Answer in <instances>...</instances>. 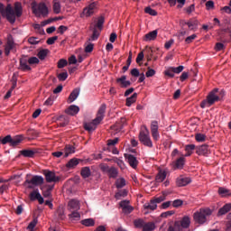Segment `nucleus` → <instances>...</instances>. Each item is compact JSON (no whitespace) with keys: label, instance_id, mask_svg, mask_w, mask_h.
I'll list each match as a JSON object with an SVG mask.
<instances>
[{"label":"nucleus","instance_id":"nucleus-21","mask_svg":"<svg viewBox=\"0 0 231 231\" xmlns=\"http://www.w3.org/2000/svg\"><path fill=\"white\" fill-rule=\"evenodd\" d=\"M143 208L146 210L145 214H149V210H156V208H158V205H156V202L151 200L150 203H145L143 205Z\"/></svg>","mask_w":231,"mask_h":231},{"label":"nucleus","instance_id":"nucleus-6","mask_svg":"<svg viewBox=\"0 0 231 231\" xmlns=\"http://www.w3.org/2000/svg\"><path fill=\"white\" fill-rule=\"evenodd\" d=\"M139 140L143 145H145V147H152V141L151 140V135L147 126L143 125L141 127Z\"/></svg>","mask_w":231,"mask_h":231},{"label":"nucleus","instance_id":"nucleus-61","mask_svg":"<svg viewBox=\"0 0 231 231\" xmlns=\"http://www.w3.org/2000/svg\"><path fill=\"white\" fill-rule=\"evenodd\" d=\"M206 8H207V10H213V8H214V1L208 0L206 3Z\"/></svg>","mask_w":231,"mask_h":231},{"label":"nucleus","instance_id":"nucleus-51","mask_svg":"<svg viewBox=\"0 0 231 231\" xmlns=\"http://www.w3.org/2000/svg\"><path fill=\"white\" fill-rule=\"evenodd\" d=\"M144 12H145V14H149V15H153V16L158 15V12H156V10H154L151 7H146L144 9Z\"/></svg>","mask_w":231,"mask_h":231},{"label":"nucleus","instance_id":"nucleus-11","mask_svg":"<svg viewBox=\"0 0 231 231\" xmlns=\"http://www.w3.org/2000/svg\"><path fill=\"white\" fill-rule=\"evenodd\" d=\"M43 174L45 176V180H46L47 183H55V182L59 181V177H57V175H55L54 171L45 170L43 171Z\"/></svg>","mask_w":231,"mask_h":231},{"label":"nucleus","instance_id":"nucleus-62","mask_svg":"<svg viewBox=\"0 0 231 231\" xmlns=\"http://www.w3.org/2000/svg\"><path fill=\"white\" fill-rule=\"evenodd\" d=\"M172 44H174V39H171L170 41L166 42L164 44V48L166 50H170L171 46H172Z\"/></svg>","mask_w":231,"mask_h":231},{"label":"nucleus","instance_id":"nucleus-16","mask_svg":"<svg viewBox=\"0 0 231 231\" xmlns=\"http://www.w3.org/2000/svg\"><path fill=\"white\" fill-rule=\"evenodd\" d=\"M79 111L80 107L77 105H71L65 110V113L66 115H69V116H75V115H79Z\"/></svg>","mask_w":231,"mask_h":231},{"label":"nucleus","instance_id":"nucleus-57","mask_svg":"<svg viewBox=\"0 0 231 231\" xmlns=\"http://www.w3.org/2000/svg\"><path fill=\"white\" fill-rule=\"evenodd\" d=\"M181 205H183V200L181 199H175L172 202V207H174V208H178V207H181Z\"/></svg>","mask_w":231,"mask_h":231},{"label":"nucleus","instance_id":"nucleus-55","mask_svg":"<svg viewBox=\"0 0 231 231\" xmlns=\"http://www.w3.org/2000/svg\"><path fill=\"white\" fill-rule=\"evenodd\" d=\"M118 141H119L118 137H116L115 139H109L107 141V145L109 147L115 146V145H116V143H118Z\"/></svg>","mask_w":231,"mask_h":231},{"label":"nucleus","instance_id":"nucleus-13","mask_svg":"<svg viewBox=\"0 0 231 231\" xmlns=\"http://www.w3.org/2000/svg\"><path fill=\"white\" fill-rule=\"evenodd\" d=\"M151 133L153 140L158 142V140H160V133H158V121H152Z\"/></svg>","mask_w":231,"mask_h":231},{"label":"nucleus","instance_id":"nucleus-32","mask_svg":"<svg viewBox=\"0 0 231 231\" xmlns=\"http://www.w3.org/2000/svg\"><path fill=\"white\" fill-rule=\"evenodd\" d=\"M80 174L82 178L86 180L87 178H89V176H91V169H89V167H83L81 169Z\"/></svg>","mask_w":231,"mask_h":231},{"label":"nucleus","instance_id":"nucleus-42","mask_svg":"<svg viewBox=\"0 0 231 231\" xmlns=\"http://www.w3.org/2000/svg\"><path fill=\"white\" fill-rule=\"evenodd\" d=\"M53 12L54 14H60V1L59 0L53 1Z\"/></svg>","mask_w":231,"mask_h":231},{"label":"nucleus","instance_id":"nucleus-1","mask_svg":"<svg viewBox=\"0 0 231 231\" xmlns=\"http://www.w3.org/2000/svg\"><path fill=\"white\" fill-rule=\"evenodd\" d=\"M0 14L3 17H6L7 21L14 24L15 23V17H21L23 15V5L21 3L16 2L14 4V11L12 5H7L5 9V5L0 4Z\"/></svg>","mask_w":231,"mask_h":231},{"label":"nucleus","instance_id":"nucleus-40","mask_svg":"<svg viewBox=\"0 0 231 231\" xmlns=\"http://www.w3.org/2000/svg\"><path fill=\"white\" fill-rule=\"evenodd\" d=\"M49 51L48 49L40 51L37 54L38 59H40V60H44L48 56Z\"/></svg>","mask_w":231,"mask_h":231},{"label":"nucleus","instance_id":"nucleus-39","mask_svg":"<svg viewBox=\"0 0 231 231\" xmlns=\"http://www.w3.org/2000/svg\"><path fill=\"white\" fill-rule=\"evenodd\" d=\"M183 165H185V157H180L175 162V169H183Z\"/></svg>","mask_w":231,"mask_h":231},{"label":"nucleus","instance_id":"nucleus-59","mask_svg":"<svg viewBox=\"0 0 231 231\" xmlns=\"http://www.w3.org/2000/svg\"><path fill=\"white\" fill-rule=\"evenodd\" d=\"M57 215L60 217V219H64V208H59L57 210Z\"/></svg>","mask_w":231,"mask_h":231},{"label":"nucleus","instance_id":"nucleus-29","mask_svg":"<svg viewBox=\"0 0 231 231\" xmlns=\"http://www.w3.org/2000/svg\"><path fill=\"white\" fill-rule=\"evenodd\" d=\"M230 210H231V204H226L218 210V216H225V214H228Z\"/></svg>","mask_w":231,"mask_h":231},{"label":"nucleus","instance_id":"nucleus-3","mask_svg":"<svg viewBox=\"0 0 231 231\" xmlns=\"http://www.w3.org/2000/svg\"><path fill=\"white\" fill-rule=\"evenodd\" d=\"M106 104L101 105L97 111V117L91 123H86L84 125L86 131H88V133H93V131L97 129V125H98V124H100V122L104 120V116L106 115Z\"/></svg>","mask_w":231,"mask_h":231},{"label":"nucleus","instance_id":"nucleus-27","mask_svg":"<svg viewBox=\"0 0 231 231\" xmlns=\"http://www.w3.org/2000/svg\"><path fill=\"white\" fill-rule=\"evenodd\" d=\"M75 153V146L72 145H66L64 148V158H68V156H69V154H73Z\"/></svg>","mask_w":231,"mask_h":231},{"label":"nucleus","instance_id":"nucleus-47","mask_svg":"<svg viewBox=\"0 0 231 231\" xmlns=\"http://www.w3.org/2000/svg\"><path fill=\"white\" fill-rule=\"evenodd\" d=\"M38 222H39V220L37 219V217L33 218V220L31 221L29 226H27V230L33 231V228H35V226H37Z\"/></svg>","mask_w":231,"mask_h":231},{"label":"nucleus","instance_id":"nucleus-44","mask_svg":"<svg viewBox=\"0 0 231 231\" xmlns=\"http://www.w3.org/2000/svg\"><path fill=\"white\" fill-rule=\"evenodd\" d=\"M134 225L135 228H143L145 225V221H143V219L142 218H138L134 221Z\"/></svg>","mask_w":231,"mask_h":231},{"label":"nucleus","instance_id":"nucleus-35","mask_svg":"<svg viewBox=\"0 0 231 231\" xmlns=\"http://www.w3.org/2000/svg\"><path fill=\"white\" fill-rule=\"evenodd\" d=\"M69 217L71 221H80V213L79 211H71Z\"/></svg>","mask_w":231,"mask_h":231},{"label":"nucleus","instance_id":"nucleus-5","mask_svg":"<svg viewBox=\"0 0 231 231\" xmlns=\"http://www.w3.org/2000/svg\"><path fill=\"white\" fill-rule=\"evenodd\" d=\"M106 19L104 16L97 17V22L91 23L90 30L93 31L92 36L88 39V41H97L100 35V32H102V28H104V23Z\"/></svg>","mask_w":231,"mask_h":231},{"label":"nucleus","instance_id":"nucleus-36","mask_svg":"<svg viewBox=\"0 0 231 231\" xmlns=\"http://www.w3.org/2000/svg\"><path fill=\"white\" fill-rule=\"evenodd\" d=\"M107 174L109 178H117L118 177V170L115 167H111L108 169Z\"/></svg>","mask_w":231,"mask_h":231},{"label":"nucleus","instance_id":"nucleus-38","mask_svg":"<svg viewBox=\"0 0 231 231\" xmlns=\"http://www.w3.org/2000/svg\"><path fill=\"white\" fill-rule=\"evenodd\" d=\"M154 228H156V226L154 225V223H152V222L145 223L144 222L143 231H152V230H154Z\"/></svg>","mask_w":231,"mask_h":231},{"label":"nucleus","instance_id":"nucleus-58","mask_svg":"<svg viewBox=\"0 0 231 231\" xmlns=\"http://www.w3.org/2000/svg\"><path fill=\"white\" fill-rule=\"evenodd\" d=\"M154 75H156V70L151 69V68H148V70L146 71V74L145 76L147 78H150V77H154Z\"/></svg>","mask_w":231,"mask_h":231},{"label":"nucleus","instance_id":"nucleus-18","mask_svg":"<svg viewBox=\"0 0 231 231\" xmlns=\"http://www.w3.org/2000/svg\"><path fill=\"white\" fill-rule=\"evenodd\" d=\"M197 154H199V156H208V154H210L208 145L203 144L201 146L197 147Z\"/></svg>","mask_w":231,"mask_h":231},{"label":"nucleus","instance_id":"nucleus-12","mask_svg":"<svg viewBox=\"0 0 231 231\" xmlns=\"http://www.w3.org/2000/svg\"><path fill=\"white\" fill-rule=\"evenodd\" d=\"M15 48V42H14V38L12 35H8L7 42L5 47V53L6 56L10 55V51Z\"/></svg>","mask_w":231,"mask_h":231},{"label":"nucleus","instance_id":"nucleus-20","mask_svg":"<svg viewBox=\"0 0 231 231\" xmlns=\"http://www.w3.org/2000/svg\"><path fill=\"white\" fill-rule=\"evenodd\" d=\"M125 158L130 167H132L133 169H136V167H138V160H136V157H134V155L128 154L125 155Z\"/></svg>","mask_w":231,"mask_h":231},{"label":"nucleus","instance_id":"nucleus-60","mask_svg":"<svg viewBox=\"0 0 231 231\" xmlns=\"http://www.w3.org/2000/svg\"><path fill=\"white\" fill-rule=\"evenodd\" d=\"M224 49H225V44H223L221 42L216 43V46H215L216 51H221Z\"/></svg>","mask_w":231,"mask_h":231},{"label":"nucleus","instance_id":"nucleus-56","mask_svg":"<svg viewBox=\"0 0 231 231\" xmlns=\"http://www.w3.org/2000/svg\"><path fill=\"white\" fill-rule=\"evenodd\" d=\"M197 37H198V35H196V34H192V35H190V36H188V37L185 39L186 44H190V42H192Z\"/></svg>","mask_w":231,"mask_h":231},{"label":"nucleus","instance_id":"nucleus-24","mask_svg":"<svg viewBox=\"0 0 231 231\" xmlns=\"http://www.w3.org/2000/svg\"><path fill=\"white\" fill-rule=\"evenodd\" d=\"M116 82L121 85V88H129V86H131V81L127 80L126 76H122L117 79Z\"/></svg>","mask_w":231,"mask_h":231},{"label":"nucleus","instance_id":"nucleus-23","mask_svg":"<svg viewBox=\"0 0 231 231\" xmlns=\"http://www.w3.org/2000/svg\"><path fill=\"white\" fill-rule=\"evenodd\" d=\"M79 95H80V88H75L69 95L68 98L69 104L75 102L76 98H79Z\"/></svg>","mask_w":231,"mask_h":231},{"label":"nucleus","instance_id":"nucleus-50","mask_svg":"<svg viewBox=\"0 0 231 231\" xmlns=\"http://www.w3.org/2000/svg\"><path fill=\"white\" fill-rule=\"evenodd\" d=\"M66 66H68V60H66L65 59H61L58 61V68L60 69H62V68H66Z\"/></svg>","mask_w":231,"mask_h":231},{"label":"nucleus","instance_id":"nucleus-9","mask_svg":"<svg viewBox=\"0 0 231 231\" xmlns=\"http://www.w3.org/2000/svg\"><path fill=\"white\" fill-rule=\"evenodd\" d=\"M32 12L37 16L43 15V17H46L48 15V6L44 3H40L37 7H32Z\"/></svg>","mask_w":231,"mask_h":231},{"label":"nucleus","instance_id":"nucleus-37","mask_svg":"<svg viewBox=\"0 0 231 231\" xmlns=\"http://www.w3.org/2000/svg\"><path fill=\"white\" fill-rule=\"evenodd\" d=\"M77 165H79V159L73 158L68 162L66 167H68V169H73L77 167Z\"/></svg>","mask_w":231,"mask_h":231},{"label":"nucleus","instance_id":"nucleus-52","mask_svg":"<svg viewBox=\"0 0 231 231\" xmlns=\"http://www.w3.org/2000/svg\"><path fill=\"white\" fill-rule=\"evenodd\" d=\"M57 78L60 82H64L68 79V72H61L58 74Z\"/></svg>","mask_w":231,"mask_h":231},{"label":"nucleus","instance_id":"nucleus-10","mask_svg":"<svg viewBox=\"0 0 231 231\" xmlns=\"http://www.w3.org/2000/svg\"><path fill=\"white\" fill-rule=\"evenodd\" d=\"M42 183H44V178L39 176V175H35L32 178V180H26L24 181V185H34L35 187L39 186V185H42Z\"/></svg>","mask_w":231,"mask_h":231},{"label":"nucleus","instance_id":"nucleus-4","mask_svg":"<svg viewBox=\"0 0 231 231\" xmlns=\"http://www.w3.org/2000/svg\"><path fill=\"white\" fill-rule=\"evenodd\" d=\"M210 216H212V209L203 208L193 214V219L195 223H198L199 225H205V223H207V217Z\"/></svg>","mask_w":231,"mask_h":231},{"label":"nucleus","instance_id":"nucleus-17","mask_svg":"<svg viewBox=\"0 0 231 231\" xmlns=\"http://www.w3.org/2000/svg\"><path fill=\"white\" fill-rule=\"evenodd\" d=\"M191 181L190 178L180 176L177 178L176 184L177 187H186V185H189Z\"/></svg>","mask_w":231,"mask_h":231},{"label":"nucleus","instance_id":"nucleus-46","mask_svg":"<svg viewBox=\"0 0 231 231\" xmlns=\"http://www.w3.org/2000/svg\"><path fill=\"white\" fill-rule=\"evenodd\" d=\"M194 149H196V145L194 144H188L185 147V151H186V154L185 156H190L192 154V151H194Z\"/></svg>","mask_w":231,"mask_h":231},{"label":"nucleus","instance_id":"nucleus-22","mask_svg":"<svg viewBox=\"0 0 231 231\" xmlns=\"http://www.w3.org/2000/svg\"><path fill=\"white\" fill-rule=\"evenodd\" d=\"M165 178H167V171H165V170H160L155 177V181L157 183H162L164 181Z\"/></svg>","mask_w":231,"mask_h":231},{"label":"nucleus","instance_id":"nucleus-19","mask_svg":"<svg viewBox=\"0 0 231 231\" xmlns=\"http://www.w3.org/2000/svg\"><path fill=\"white\" fill-rule=\"evenodd\" d=\"M30 199L32 201H35V199H37L40 205H42V203H44V199L37 190H34L30 194Z\"/></svg>","mask_w":231,"mask_h":231},{"label":"nucleus","instance_id":"nucleus-8","mask_svg":"<svg viewBox=\"0 0 231 231\" xmlns=\"http://www.w3.org/2000/svg\"><path fill=\"white\" fill-rule=\"evenodd\" d=\"M95 10H97V4L93 2L83 9V12L80 14L81 19H84V17H91V15L95 14Z\"/></svg>","mask_w":231,"mask_h":231},{"label":"nucleus","instance_id":"nucleus-28","mask_svg":"<svg viewBox=\"0 0 231 231\" xmlns=\"http://www.w3.org/2000/svg\"><path fill=\"white\" fill-rule=\"evenodd\" d=\"M21 142H23L22 135H16L14 137H11V147H17V145H19Z\"/></svg>","mask_w":231,"mask_h":231},{"label":"nucleus","instance_id":"nucleus-53","mask_svg":"<svg viewBox=\"0 0 231 231\" xmlns=\"http://www.w3.org/2000/svg\"><path fill=\"white\" fill-rule=\"evenodd\" d=\"M171 69L172 73L180 74V73H181V71H183L184 67L180 65L179 67H171Z\"/></svg>","mask_w":231,"mask_h":231},{"label":"nucleus","instance_id":"nucleus-14","mask_svg":"<svg viewBox=\"0 0 231 231\" xmlns=\"http://www.w3.org/2000/svg\"><path fill=\"white\" fill-rule=\"evenodd\" d=\"M129 200H123L119 204L121 208H123V212H125V214H131V212L134 210V208L131 205H129Z\"/></svg>","mask_w":231,"mask_h":231},{"label":"nucleus","instance_id":"nucleus-15","mask_svg":"<svg viewBox=\"0 0 231 231\" xmlns=\"http://www.w3.org/2000/svg\"><path fill=\"white\" fill-rule=\"evenodd\" d=\"M70 212L80 210V202L77 199H71L68 204Z\"/></svg>","mask_w":231,"mask_h":231},{"label":"nucleus","instance_id":"nucleus-48","mask_svg":"<svg viewBox=\"0 0 231 231\" xmlns=\"http://www.w3.org/2000/svg\"><path fill=\"white\" fill-rule=\"evenodd\" d=\"M1 143H3V145H6V143H9L11 145V143H12V135H6L3 139H1Z\"/></svg>","mask_w":231,"mask_h":231},{"label":"nucleus","instance_id":"nucleus-31","mask_svg":"<svg viewBox=\"0 0 231 231\" xmlns=\"http://www.w3.org/2000/svg\"><path fill=\"white\" fill-rule=\"evenodd\" d=\"M136 98H138V94L134 93L130 97L126 98V106L127 107H131L134 102H136Z\"/></svg>","mask_w":231,"mask_h":231},{"label":"nucleus","instance_id":"nucleus-30","mask_svg":"<svg viewBox=\"0 0 231 231\" xmlns=\"http://www.w3.org/2000/svg\"><path fill=\"white\" fill-rule=\"evenodd\" d=\"M20 69H22V71H30V69H32V68L29 67L28 61H26V60L21 59L20 60Z\"/></svg>","mask_w":231,"mask_h":231},{"label":"nucleus","instance_id":"nucleus-41","mask_svg":"<svg viewBox=\"0 0 231 231\" xmlns=\"http://www.w3.org/2000/svg\"><path fill=\"white\" fill-rule=\"evenodd\" d=\"M198 23H199L198 20L189 21L184 23V24H187L189 30H194L198 28Z\"/></svg>","mask_w":231,"mask_h":231},{"label":"nucleus","instance_id":"nucleus-33","mask_svg":"<svg viewBox=\"0 0 231 231\" xmlns=\"http://www.w3.org/2000/svg\"><path fill=\"white\" fill-rule=\"evenodd\" d=\"M21 154L24 156V158H33L35 152H33V150H23L21 151Z\"/></svg>","mask_w":231,"mask_h":231},{"label":"nucleus","instance_id":"nucleus-45","mask_svg":"<svg viewBox=\"0 0 231 231\" xmlns=\"http://www.w3.org/2000/svg\"><path fill=\"white\" fill-rule=\"evenodd\" d=\"M116 189H123V187H125V179L119 178L116 181Z\"/></svg>","mask_w":231,"mask_h":231},{"label":"nucleus","instance_id":"nucleus-64","mask_svg":"<svg viewBox=\"0 0 231 231\" xmlns=\"http://www.w3.org/2000/svg\"><path fill=\"white\" fill-rule=\"evenodd\" d=\"M57 39H59L58 36H53L51 37L47 40V44L51 45V44H55V41H57Z\"/></svg>","mask_w":231,"mask_h":231},{"label":"nucleus","instance_id":"nucleus-2","mask_svg":"<svg viewBox=\"0 0 231 231\" xmlns=\"http://www.w3.org/2000/svg\"><path fill=\"white\" fill-rule=\"evenodd\" d=\"M223 97H225V91L222 90L219 92L218 88H215L209 92L207 98L200 103V107L202 109H205V107H210V106H214L216 102H219Z\"/></svg>","mask_w":231,"mask_h":231},{"label":"nucleus","instance_id":"nucleus-34","mask_svg":"<svg viewBox=\"0 0 231 231\" xmlns=\"http://www.w3.org/2000/svg\"><path fill=\"white\" fill-rule=\"evenodd\" d=\"M218 194L222 198H226V196H231L230 189H228L226 188H219L218 189Z\"/></svg>","mask_w":231,"mask_h":231},{"label":"nucleus","instance_id":"nucleus-25","mask_svg":"<svg viewBox=\"0 0 231 231\" xmlns=\"http://www.w3.org/2000/svg\"><path fill=\"white\" fill-rule=\"evenodd\" d=\"M158 37V30L152 31L145 34L144 41H155V39Z\"/></svg>","mask_w":231,"mask_h":231},{"label":"nucleus","instance_id":"nucleus-26","mask_svg":"<svg viewBox=\"0 0 231 231\" xmlns=\"http://www.w3.org/2000/svg\"><path fill=\"white\" fill-rule=\"evenodd\" d=\"M124 129V125L120 123H116L113 126H111V134L115 136V134H117V133H120Z\"/></svg>","mask_w":231,"mask_h":231},{"label":"nucleus","instance_id":"nucleus-7","mask_svg":"<svg viewBox=\"0 0 231 231\" xmlns=\"http://www.w3.org/2000/svg\"><path fill=\"white\" fill-rule=\"evenodd\" d=\"M190 226V217H184L180 221H176L173 226H170L168 231H183V228Z\"/></svg>","mask_w":231,"mask_h":231},{"label":"nucleus","instance_id":"nucleus-54","mask_svg":"<svg viewBox=\"0 0 231 231\" xmlns=\"http://www.w3.org/2000/svg\"><path fill=\"white\" fill-rule=\"evenodd\" d=\"M127 196V190L124 189L122 191H119L116 193V199H120V198H125Z\"/></svg>","mask_w":231,"mask_h":231},{"label":"nucleus","instance_id":"nucleus-49","mask_svg":"<svg viewBox=\"0 0 231 231\" xmlns=\"http://www.w3.org/2000/svg\"><path fill=\"white\" fill-rule=\"evenodd\" d=\"M195 140L197 142H205V140H207V135H205L203 134H197L195 135Z\"/></svg>","mask_w":231,"mask_h":231},{"label":"nucleus","instance_id":"nucleus-43","mask_svg":"<svg viewBox=\"0 0 231 231\" xmlns=\"http://www.w3.org/2000/svg\"><path fill=\"white\" fill-rule=\"evenodd\" d=\"M84 226H95V220L93 218H87L81 221Z\"/></svg>","mask_w":231,"mask_h":231},{"label":"nucleus","instance_id":"nucleus-63","mask_svg":"<svg viewBox=\"0 0 231 231\" xmlns=\"http://www.w3.org/2000/svg\"><path fill=\"white\" fill-rule=\"evenodd\" d=\"M28 62L30 64H39V58L37 57H31L29 60H28Z\"/></svg>","mask_w":231,"mask_h":231}]
</instances>
